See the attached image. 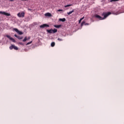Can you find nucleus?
<instances>
[{
  "mask_svg": "<svg viewBox=\"0 0 124 124\" xmlns=\"http://www.w3.org/2000/svg\"><path fill=\"white\" fill-rule=\"evenodd\" d=\"M109 15H111V12H108L107 13H103L102 14V16H104V17H103V20H104V19H106L107 18L108 16H109Z\"/></svg>",
  "mask_w": 124,
  "mask_h": 124,
  "instance_id": "1",
  "label": "nucleus"
},
{
  "mask_svg": "<svg viewBox=\"0 0 124 124\" xmlns=\"http://www.w3.org/2000/svg\"><path fill=\"white\" fill-rule=\"evenodd\" d=\"M17 16L19 18H24L25 17V13L24 12L18 13L17 14Z\"/></svg>",
  "mask_w": 124,
  "mask_h": 124,
  "instance_id": "2",
  "label": "nucleus"
},
{
  "mask_svg": "<svg viewBox=\"0 0 124 124\" xmlns=\"http://www.w3.org/2000/svg\"><path fill=\"white\" fill-rule=\"evenodd\" d=\"M9 49L10 50H12V49H14V50H18V47L15 46V45H12L11 46L9 47Z\"/></svg>",
  "mask_w": 124,
  "mask_h": 124,
  "instance_id": "3",
  "label": "nucleus"
},
{
  "mask_svg": "<svg viewBox=\"0 0 124 124\" xmlns=\"http://www.w3.org/2000/svg\"><path fill=\"white\" fill-rule=\"evenodd\" d=\"M6 37L9 38V39H10V40H11L12 41V42H14V43L16 42V41L15 40V39H14V38L11 37V36H10V35H7Z\"/></svg>",
  "mask_w": 124,
  "mask_h": 124,
  "instance_id": "4",
  "label": "nucleus"
},
{
  "mask_svg": "<svg viewBox=\"0 0 124 124\" xmlns=\"http://www.w3.org/2000/svg\"><path fill=\"white\" fill-rule=\"evenodd\" d=\"M0 14H3V15H5V16H11V15H10V14H9L5 12L0 11Z\"/></svg>",
  "mask_w": 124,
  "mask_h": 124,
  "instance_id": "5",
  "label": "nucleus"
},
{
  "mask_svg": "<svg viewBox=\"0 0 124 124\" xmlns=\"http://www.w3.org/2000/svg\"><path fill=\"white\" fill-rule=\"evenodd\" d=\"M14 31H16V32H17V33H18V34H20V35L23 34V32L22 31H19V30H18L16 28H14Z\"/></svg>",
  "mask_w": 124,
  "mask_h": 124,
  "instance_id": "6",
  "label": "nucleus"
},
{
  "mask_svg": "<svg viewBox=\"0 0 124 124\" xmlns=\"http://www.w3.org/2000/svg\"><path fill=\"white\" fill-rule=\"evenodd\" d=\"M40 28H49V25L48 24H43L40 26Z\"/></svg>",
  "mask_w": 124,
  "mask_h": 124,
  "instance_id": "7",
  "label": "nucleus"
},
{
  "mask_svg": "<svg viewBox=\"0 0 124 124\" xmlns=\"http://www.w3.org/2000/svg\"><path fill=\"white\" fill-rule=\"evenodd\" d=\"M95 18H98L99 20H103V18L102 17L100 16L99 15H95Z\"/></svg>",
  "mask_w": 124,
  "mask_h": 124,
  "instance_id": "8",
  "label": "nucleus"
},
{
  "mask_svg": "<svg viewBox=\"0 0 124 124\" xmlns=\"http://www.w3.org/2000/svg\"><path fill=\"white\" fill-rule=\"evenodd\" d=\"M45 16L46 17H52V14L50 13H46L45 14Z\"/></svg>",
  "mask_w": 124,
  "mask_h": 124,
  "instance_id": "9",
  "label": "nucleus"
},
{
  "mask_svg": "<svg viewBox=\"0 0 124 124\" xmlns=\"http://www.w3.org/2000/svg\"><path fill=\"white\" fill-rule=\"evenodd\" d=\"M84 25H85V26H87V25L89 26V25H90V24H89V23H85V21H83L82 22L81 24V26L83 27V26Z\"/></svg>",
  "mask_w": 124,
  "mask_h": 124,
  "instance_id": "10",
  "label": "nucleus"
},
{
  "mask_svg": "<svg viewBox=\"0 0 124 124\" xmlns=\"http://www.w3.org/2000/svg\"><path fill=\"white\" fill-rule=\"evenodd\" d=\"M15 37H16V38H18V39L21 40L23 38V37H21L17 35V34H15Z\"/></svg>",
  "mask_w": 124,
  "mask_h": 124,
  "instance_id": "11",
  "label": "nucleus"
},
{
  "mask_svg": "<svg viewBox=\"0 0 124 124\" xmlns=\"http://www.w3.org/2000/svg\"><path fill=\"white\" fill-rule=\"evenodd\" d=\"M59 21H61V22H65V21H66V19L65 18H60Z\"/></svg>",
  "mask_w": 124,
  "mask_h": 124,
  "instance_id": "12",
  "label": "nucleus"
},
{
  "mask_svg": "<svg viewBox=\"0 0 124 124\" xmlns=\"http://www.w3.org/2000/svg\"><path fill=\"white\" fill-rule=\"evenodd\" d=\"M54 26L55 28H56V29H60V28H61V27H62V25H54Z\"/></svg>",
  "mask_w": 124,
  "mask_h": 124,
  "instance_id": "13",
  "label": "nucleus"
},
{
  "mask_svg": "<svg viewBox=\"0 0 124 124\" xmlns=\"http://www.w3.org/2000/svg\"><path fill=\"white\" fill-rule=\"evenodd\" d=\"M46 31L48 33H53V30H47Z\"/></svg>",
  "mask_w": 124,
  "mask_h": 124,
  "instance_id": "14",
  "label": "nucleus"
},
{
  "mask_svg": "<svg viewBox=\"0 0 124 124\" xmlns=\"http://www.w3.org/2000/svg\"><path fill=\"white\" fill-rule=\"evenodd\" d=\"M73 12H74V10H73L72 11L68 12L67 14H68V15H70V14H72V13H73Z\"/></svg>",
  "mask_w": 124,
  "mask_h": 124,
  "instance_id": "15",
  "label": "nucleus"
},
{
  "mask_svg": "<svg viewBox=\"0 0 124 124\" xmlns=\"http://www.w3.org/2000/svg\"><path fill=\"white\" fill-rule=\"evenodd\" d=\"M55 42H53L51 43V47H54L55 46Z\"/></svg>",
  "mask_w": 124,
  "mask_h": 124,
  "instance_id": "16",
  "label": "nucleus"
},
{
  "mask_svg": "<svg viewBox=\"0 0 124 124\" xmlns=\"http://www.w3.org/2000/svg\"><path fill=\"white\" fill-rule=\"evenodd\" d=\"M72 4H68V5H65L64 6V7H65V8H66V7H69V6H72Z\"/></svg>",
  "mask_w": 124,
  "mask_h": 124,
  "instance_id": "17",
  "label": "nucleus"
},
{
  "mask_svg": "<svg viewBox=\"0 0 124 124\" xmlns=\"http://www.w3.org/2000/svg\"><path fill=\"white\" fill-rule=\"evenodd\" d=\"M84 18H85V17H83L81 18H80L79 20V24H81V22H82V20H83Z\"/></svg>",
  "mask_w": 124,
  "mask_h": 124,
  "instance_id": "18",
  "label": "nucleus"
},
{
  "mask_svg": "<svg viewBox=\"0 0 124 124\" xmlns=\"http://www.w3.org/2000/svg\"><path fill=\"white\" fill-rule=\"evenodd\" d=\"M57 31H58V30H57L56 29H54V30H53V33H56V32H57Z\"/></svg>",
  "mask_w": 124,
  "mask_h": 124,
  "instance_id": "19",
  "label": "nucleus"
},
{
  "mask_svg": "<svg viewBox=\"0 0 124 124\" xmlns=\"http://www.w3.org/2000/svg\"><path fill=\"white\" fill-rule=\"evenodd\" d=\"M28 40V38H27V37H25V38L23 40V42H26Z\"/></svg>",
  "mask_w": 124,
  "mask_h": 124,
  "instance_id": "20",
  "label": "nucleus"
},
{
  "mask_svg": "<svg viewBox=\"0 0 124 124\" xmlns=\"http://www.w3.org/2000/svg\"><path fill=\"white\" fill-rule=\"evenodd\" d=\"M58 40L59 41H62V38H58Z\"/></svg>",
  "mask_w": 124,
  "mask_h": 124,
  "instance_id": "21",
  "label": "nucleus"
},
{
  "mask_svg": "<svg viewBox=\"0 0 124 124\" xmlns=\"http://www.w3.org/2000/svg\"><path fill=\"white\" fill-rule=\"evenodd\" d=\"M32 41H31L30 42H28L27 44V45H30V44H31Z\"/></svg>",
  "mask_w": 124,
  "mask_h": 124,
  "instance_id": "22",
  "label": "nucleus"
},
{
  "mask_svg": "<svg viewBox=\"0 0 124 124\" xmlns=\"http://www.w3.org/2000/svg\"><path fill=\"white\" fill-rule=\"evenodd\" d=\"M119 0H111L110 2H112V1H118Z\"/></svg>",
  "mask_w": 124,
  "mask_h": 124,
  "instance_id": "23",
  "label": "nucleus"
},
{
  "mask_svg": "<svg viewBox=\"0 0 124 124\" xmlns=\"http://www.w3.org/2000/svg\"><path fill=\"white\" fill-rule=\"evenodd\" d=\"M58 11L59 12H61V11H63V10L59 9V10H58Z\"/></svg>",
  "mask_w": 124,
  "mask_h": 124,
  "instance_id": "24",
  "label": "nucleus"
},
{
  "mask_svg": "<svg viewBox=\"0 0 124 124\" xmlns=\"http://www.w3.org/2000/svg\"><path fill=\"white\" fill-rule=\"evenodd\" d=\"M27 39H28V40H30V39H31V37H29Z\"/></svg>",
  "mask_w": 124,
  "mask_h": 124,
  "instance_id": "25",
  "label": "nucleus"
},
{
  "mask_svg": "<svg viewBox=\"0 0 124 124\" xmlns=\"http://www.w3.org/2000/svg\"><path fill=\"white\" fill-rule=\"evenodd\" d=\"M19 44H20V45H23V43H19Z\"/></svg>",
  "mask_w": 124,
  "mask_h": 124,
  "instance_id": "26",
  "label": "nucleus"
},
{
  "mask_svg": "<svg viewBox=\"0 0 124 124\" xmlns=\"http://www.w3.org/2000/svg\"><path fill=\"white\" fill-rule=\"evenodd\" d=\"M10 1H14V0H9Z\"/></svg>",
  "mask_w": 124,
  "mask_h": 124,
  "instance_id": "27",
  "label": "nucleus"
},
{
  "mask_svg": "<svg viewBox=\"0 0 124 124\" xmlns=\"http://www.w3.org/2000/svg\"><path fill=\"white\" fill-rule=\"evenodd\" d=\"M25 0V1H27V0Z\"/></svg>",
  "mask_w": 124,
  "mask_h": 124,
  "instance_id": "28",
  "label": "nucleus"
}]
</instances>
